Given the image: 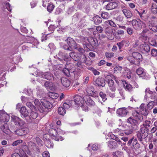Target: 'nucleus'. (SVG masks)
Instances as JSON below:
<instances>
[{"mask_svg": "<svg viewBox=\"0 0 157 157\" xmlns=\"http://www.w3.org/2000/svg\"><path fill=\"white\" fill-rule=\"evenodd\" d=\"M30 118H32L33 119H36L38 116V113L34 111H32L31 112L30 114Z\"/></svg>", "mask_w": 157, "mask_h": 157, "instance_id": "3c124183", "label": "nucleus"}, {"mask_svg": "<svg viewBox=\"0 0 157 157\" xmlns=\"http://www.w3.org/2000/svg\"><path fill=\"white\" fill-rule=\"evenodd\" d=\"M105 23L107 25H109L110 26L113 27H115L116 26V24L114 23V22L112 20H109L105 22Z\"/></svg>", "mask_w": 157, "mask_h": 157, "instance_id": "864d4df0", "label": "nucleus"}, {"mask_svg": "<svg viewBox=\"0 0 157 157\" xmlns=\"http://www.w3.org/2000/svg\"><path fill=\"white\" fill-rule=\"evenodd\" d=\"M61 82L62 85L65 87H69L71 84L70 81L65 77H63L61 78Z\"/></svg>", "mask_w": 157, "mask_h": 157, "instance_id": "4be33fe9", "label": "nucleus"}, {"mask_svg": "<svg viewBox=\"0 0 157 157\" xmlns=\"http://www.w3.org/2000/svg\"><path fill=\"white\" fill-rule=\"evenodd\" d=\"M49 135L52 138L56 141H59V135L57 133V130L56 129L51 128L49 131Z\"/></svg>", "mask_w": 157, "mask_h": 157, "instance_id": "4468645a", "label": "nucleus"}, {"mask_svg": "<svg viewBox=\"0 0 157 157\" xmlns=\"http://www.w3.org/2000/svg\"><path fill=\"white\" fill-rule=\"evenodd\" d=\"M55 6L52 3H48L47 7V10L49 12H51L53 10Z\"/></svg>", "mask_w": 157, "mask_h": 157, "instance_id": "de8ad7c7", "label": "nucleus"}, {"mask_svg": "<svg viewBox=\"0 0 157 157\" xmlns=\"http://www.w3.org/2000/svg\"><path fill=\"white\" fill-rule=\"evenodd\" d=\"M28 131V129L27 128H23L17 129L15 131H14V132L17 135L22 136L26 134Z\"/></svg>", "mask_w": 157, "mask_h": 157, "instance_id": "dca6fc26", "label": "nucleus"}, {"mask_svg": "<svg viewBox=\"0 0 157 157\" xmlns=\"http://www.w3.org/2000/svg\"><path fill=\"white\" fill-rule=\"evenodd\" d=\"M115 138L113 139L115 140L117 142V143L119 145H122V142L121 141L119 138L117 136H115Z\"/></svg>", "mask_w": 157, "mask_h": 157, "instance_id": "774afa93", "label": "nucleus"}, {"mask_svg": "<svg viewBox=\"0 0 157 157\" xmlns=\"http://www.w3.org/2000/svg\"><path fill=\"white\" fill-rule=\"evenodd\" d=\"M149 128L140 126V131L137 132L136 137L140 141L142 142L143 139L146 138L148 135Z\"/></svg>", "mask_w": 157, "mask_h": 157, "instance_id": "7ed1b4c3", "label": "nucleus"}, {"mask_svg": "<svg viewBox=\"0 0 157 157\" xmlns=\"http://www.w3.org/2000/svg\"><path fill=\"white\" fill-rule=\"evenodd\" d=\"M132 24L133 28L138 30H140L142 28V25L145 26L146 24L144 22L141 21L139 20H133L132 21Z\"/></svg>", "mask_w": 157, "mask_h": 157, "instance_id": "423d86ee", "label": "nucleus"}, {"mask_svg": "<svg viewBox=\"0 0 157 157\" xmlns=\"http://www.w3.org/2000/svg\"><path fill=\"white\" fill-rule=\"evenodd\" d=\"M48 96L49 97L51 98L52 99H56L59 96V94L56 93L50 92L48 94Z\"/></svg>", "mask_w": 157, "mask_h": 157, "instance_id": "58836bf2", "label": "nucleus"}, {"mask_svg": "<svg viewBox=\"0 0 157 157\" xmlns=\"http://www.w3.org/2000/svg\"><path fill=\"white\" fill-rule=\"evenodd\" d=\"M125 30H127V32L128 34L132 35V34L133 30L132 28L128 27L126 28Z\"/></svg>", "mask_w": 157, "mask_h": 157, "instance_id": "0e129e2a", "label": "nucleus"}, {"mask_svg": "<svg viewBox=\"0 0 157 157\" xmlns=\"http://www.w3.org/2000/svg\"><path fill=\"white\" fill-rule=\"evenodd\" d=\"M10 116L4 111L0 110V123L4 124H6L10 119Z\"/></svg>", "mask_w": 157, "mask_h": 157, "instance_id": "0eeeda50", "label": "nucleus"}, {"mask_svg": "<svg viewBox=\"0 0 157 157\" xmlns=\"http://www.w3.org/2000/svg\"><path fill=\"white\" fill-rule=\"evenodd\" d=\"M122 69V67L119 66H117L114 68V72H116L117 71L120 72L121 71Z\"/></svg>", "mask_w": 157, "mask_h": 157, "instance_id": "bf43d9fd", "label": "nucleus"}, {"mask_svg": "<svg viewBox=\"0 0 157 157\" xmlns=\"http://www.w3.org/2000/svg\"><path fill=\"white\" fill-rule=\"evenodd\" d=\"M36 140L39 145L41 146L42 145V141L39 137H36Z\"/></svg>", "mask_w": 157, "mask_h": 157, "instance_id": "338daca9", "label": "nucleus"}, {"mask_svg": "<svg viewBox=\"0 0 157 157\" xmlns=\"http://www.w3.org/2000/svg\"><path fill=\"white\" fill-rule=\"evenodd\" d=\"M86 92L89 96H91L96 98L98 97L97 92L95 91L94 87L91 86H88L86 88Z\"/></svg>", "mask_w": 157, "mask_h": 157, "instance_id": "9d476101", "label": "nucleus"}, {"mask_svg": "<svg viewBox=\"0 0 157 157\" xmlns=\"http://www.w3.org/2000/svg\"><path fill=\"white\" fill-rule=\"evenodd\" d=\"M74 65L73 64L71 63L67 62L66 63L65 65V67L67 68L69 70H71V69L74 70V71H75Z\"/></svg>", "mask_w": 157, "mask_h": 157, "instance_id": "c03bdc74", "label": "nucleus"}, {"mask_svg": "<svg viewBox=\"0 0 157 157\" xmlns=\"http://www.w3.org/2000/svg\"><path fill=\"white\" fill-rule=\"evenodd\" d=\"M101 16L102 18L104 19H108L110 17L109 14L106 12H101Z\"/></svg>", "mask_w": 157, "mask_h": 157, "instance_id": "4c0bfd02", "label": "nucleus"}, {"mask_svg": "<svg viewBox=\"0 0 157 157\" xmlns=\"http://www.w3.org/2000/svg\"><path fill=\"white\" fill-rule=\"evenodd\" d=\"M20 111L22 117L25 118V119L28 122H31V119L29 115V112L25 106H22L21 108Z\"/></svg>", "mask_w": 157, "mask_h": 157, "instance_id": "39448f33", "label": "nucleus"}, {"mask_svg": "<svg viewBox=\"0 0 157 157\" xmlns=\"http://www.w3.org/2000/svg\"><path fill=\"white\" fill-rule=\"evenodd\" d=\"M132 127L131 126L129 128V129L125 130H124V133L125 134L127 135L131 134L133 132V130L132 129Z\"/></svg>", "mask_w": 157, "mask_h": 157, "instance_id": "603ef678", "label": "nucleus"}, {"mask_svg": "<svg viewBox=\"0 0 157 157\" xmlns=\"http://www.w3.org/2000/svg\"><path fill=\"white\" fill-rule=\"evenodd\" d=\"M112 155L113 157H121L123 155V153L121 151H117L113 152Z\"/></svg>", "mask_w": 157, "mask_h": 157, "instance_id": "37998d69", "label": "nucleus"}, {"mask_svg": "<svg viewBox=\"0 0 157 157\" xmlns=\"http://www.w3.org/2000/svg\"><path fill=\"white\" fill-rule=\"evenodd\" d=\"M118 6V3L115 1L109 3L105 6V9L109 10L117 9Z\"/></svg>", "mask_w": 157, "mask_h": 157, "instance_id": "f8f14e48", "label": "nucleus"}, {"mask_svg": "<svg viewBox=\"0 0 157 157\" xmlns=\"http://www.w3.org/2000/svg\"><path fill=\"white\" fill-rule=\"evenodd\" d=\"M69 56L70 57V59L71 58L76 61L80 60L82 59H83L84 61L86 60V57L85 55L80 54V53L75 52H71L69 53Z\"/></svg>", "mask_w": 157, "mask_h": 157, "instance_id": "20e7f679", "label": "nucleus"}, {"mask_svg": "<svg viewBox=\"0 0 157 157\" xmlns=\"http://www.w3.org/2000/svg\"><path fill=\"white\" fill-rule=\"evenodd\" d=\"M113 76L112 75H107L105 77V80L107 82H108L109 81L113 80Z\"/></svg>", "mask_w": 157, "mask_h": 157, "instance_id": "680f3d73", "label": "nucleus"}, {"mask_svg": "<svg viewBox=\"0 0 157 157\" xmlns=\"http://www.w3.org/2000/svg\"><path fill=\"white\" fill-rule=\"evenodd\" d=\"M151 55L152 56H157V49L155 48H153L151 50Z\"/></svg>", "mask_w": 157, "mask_h": 157, "instance_id": "052dcab7", "label": "nucleus"}, {"mask_svg": "<svg viewBox=\"0 0 157 157\" xmlns=\"http://www.w3.org/2000/svg\"><path fill=\"white\" fill-rule=\"evenodd\" d=\"M121 8L123 13L127 18H130L132 16L133 14L132 12L129 10L123 9L122 6L121 7Z\"/></svg>", "mask_w": 157, "mask_h": 157, "instance_id": "b1692460", "label": "nucleus"}, {"mask_svg": "<svg viewBox=\"0 0 157 157\" xmlns=\"http://www.w3.org/2000/svg\"><path fill=\"white\" fill-rule=\"evenodd\" d=\"M141 42L138 40H136L132 44L133 47L134 48L139 47L140 48V45H141Z\"/></svg>", "mask_w": 157, "mask_h": 157, "instance_id": "49530a36", "label": "nucleus"}, {"mask_svg": "<svg viewBox=\"0 0 157 157\" xmlns=\"http://www.w3.org/2000/svg\"><path fill=\"white\" fill-rule=\"evenodd\" d=\"M151 125V121L147 120H146L144 122L143 124L141 125V126L144 127L146 128H147L150 129V127Z\"/></svg>", "mask_w": 157, "mask_h": 157, "instance_id": "79ce46f5", "label": "nucleus"}, {"mask_svg": "<svg viewBox=\"0 0 157 157\" xmlns=\"http://www.w3.org/2000/svg\"><path fill=\"white\" fill-rule=\"evenodd\" d=\"M88 40L90 44L93 47H96L98 45V40L95 38L90 37L88 38Z\"/></svg>", "mask_w": 157, "mask_h": 157, "instance_id": "5701e85b", "label": "nucleus"}, {"mask_svg": "<svg viewBox=\"0 0 157 157\" xmlns=\"http://www.w3.org/2000/svg\"><path fill=\"white\" fill-rule=\"evenodd\" d=\"M114 53L113 52H106L105 53V55L107 58L110 59L114 56Z\"/></svg>", "mask_w": 157, "mask_h": 157, "instance_id": "5fc2aeb1", "label": "nucleus"}, {"mask_svg": "<svg viewBox=\"0 0 157 157\" xmlns=\"http://www.w3.org/2000/svg\"><path fill=\"white\" fill-rule=\"evenodd\" d=\"M151 12L154 14H157V6L155 3H153L151 6Z\"/></svg>", "mask_w": 157, "mask_h": 157, "instance_id": "a18cd8bd", "label": "nucleus"}, {"mask_svg": "<svg viewBox=\"0 0 157 157\" xmlns=\"http://www.w3.org/2000/svg\"><path fill=\"white\" fill-rule=\"evenodd\" d=\"M108 146L110 148H116L117 147V144L115 141H110L107 142Z\"/></svg>", "mask_w": 157, "mask_h": 157, "instance_id": "c756f323", "label": "nucleus"}, {"mask_svg": "<svg viewBox=\"0 0 157 157\" xmlns=\"http://www.w3.org/2000/svg\"><path fill=\"white\" fill-rule=\"evenodd\" d=\"M132 55L134 59L140 61L142 60V56L141 54L138 52H133L132 53Z\"/></svg>", "mask_w": 157, "mask_h": 157, "instance_id": "bb28decb", "label": "nucleus"}, {"mask_svg": "<svg viewBox=\"0 0 157 157\" xmlns=\"http://www.w3.org/2000/svg\"><path fill=\"white\" fill-rule=\"evenodd\" d=\"M74 103L75 104L77 105L78 106L80 105H82V104L84 103V98H83L78 95H77L74 96Z\"/></svg>", "mask_w": 157, "mask_h": 157, "instance_id": "ddd939ff", "label": "nucleus"}, {"mask_svg": "<svg viewBox=\"0 0 157 157\" xmlns=\"http://www.w3.org/2000/svg\"><path fill=\"white\" fill-rule=\"evenodd\" d=\"M136 72L140 77L144 78L145 75L146 73L143 71V69L142 68H138Z\"/></svg>", "mask_w": 157, "mask_h": 157, "instance_id": "c85d7f7f", "label": "nucleus"}, {"mask_svg": "<svg viewBox=\"0 0 157 157\" xmlns=\"http://www.w3.org/2000/svg\"><path fill=\"white\" fill-rule=\"evenodd\" d=\"M58 112L60 115L63 116L66 113L65 109L63 107H60L58 108Z\"/></svg>", "mask_w": 157, "mask_h": 157, "instance_id": "ea45409f", "label": "nucleus"}, {"mask_svg": "<svg viewBox=\"0 0 157 157\" xmlns=\"http://www.w3.org/2000/svg\"><path fill=\"white\" fill-rule=\"evenodd\" d=\"M1 130L6 134H9L10 132V130L6 126V125L4 124L1 126Z\"/></svg>", "mask_w": 157, "mask_h": 157, "instance_id": "7c9ffc66", "label": "nucleus"}, {"mask_svg": "<svg viewBox=\"0 0 157 157\" xmlns=\"http://www.w3.org/2000/svg\"><path fill=\"white\" fill-rule=\"evenodd\" d=\"M84 100L86 105L89 106H94L95 105V102L88 95L85 96Z\"/></svg>", "mask_w": 157, "mask_h": 157, "instance_id": "6ab92c4d", "label": "nucleus"}, {"mask_svg": "<svg viewBox=\"0 0 157 157\" xmlns=\"http://www.w3.org/2000/svg\"><path fill=\"white\" fill-rule=\"evenodd\" d=\"M140 111L141 114L144 116H147L149 113L148 110L146 107H142L140 109Z\"/></svg>", "mask_w": 157, "mask_h": 157, "instance_id": "f704fd0d", "label": "nucleus"}, {"mask_svg": "<svg viewBox=\"0 0 157 157\" xmlns=\"http://www.w3.org/2000/svg\"><path fill=\"white\" fill-rule=\"evenodd\" d=\"M34 103L35 105L37 107L38 109L39 110V107H41L42 105L41 101L40 102L39 99L36 98L34 101Z\"/></svg>", "mask_w": 157, "mask_h": 157, "instance_id": "8fccbe9b", "label": "nucleus"}, {"mask_svg": "<svg viewBox=\"0 0 157 157\" xmlns=\"http://www.w3.org/2000/svg\"><path fill=\"white\" fill-rule=\"evenodd\" d=\"M67 44H65L63 46V48L66 50L72 51L73 50L77 49V44L75 40L70 37H68L66 39Z\"/></svg>", "mask_w": 157, "mask_h": 157, "instance_id": "f03ea898", "label": "nucleus"}, {"mask_svg": "<svg viewBox=\"0 0 157 157\" xmlns=\"http://www.w3.org/2000/svg\"><path fill=\"white\" fill-rule=\"evenodd\" d=\"M22 140H17L13 143L12 145L13 146H14L18 145L19 144L22 143Z\"/></svg>", "mask_w": 157, "mask_h": 157, "instance_id": "69168bd1", "label": "nucleus"}, {"mask_svg": "<svg viewBox=\"0 0 157 157\" xmlns=\"http://www.w3.org/2000/svg\"><path fill=\"white\" fill-rule=\"evenodd\" d=\"M127 60L129 61L130 63H132L134 64H136L135 63V61L134 58L132 57L131 56H129L127 57Z\"/></svg>", "mask_w": 157, "mask_h": 157, "instance_id": "13d9d810", "label": "nucleus"}, {"mask_svg": "<svg viewBox=\"0 0 157 157\" xmlns=\"http://www.w3.org/2000/svg\"><path fill=\"white\" fill-rule=\"evenodd\" d=\"M11 118L15 125L19 126H21L24 124L25 122L18 117L16 116H12Z\"/></svg>", "mask_w": 157, "mask_h": 157, "instance_id": "2eb2a0df", "label": "nucleus"}, {"mask_svg": "<svg viewBox=\"0 0 157 157\" xmlns=\"http://www.w3.org/2000/svg\"><path fill=\"white\" fill-rule=\"evenodd\" d=\"M42 104L41 107H39V111L41 113L44 114H46L49 111V109L52 108V104L45 99L41 100Z\"/></svg>", "mask_w": 157, "mask_h": 157, "instance_id": "f257e3e1", "label": "nucleus"}, {"mask_svg": "<svg viewBox=\"0 0 157 157\" xmlns=\"http://www.w3.org/2000/svg\"><path fill=\"white\" fill-rule=\"evenodd\" d=\"M99 95L102 98L103 101H105L107 100V98L106 97V94L103 92L101 91L99 93Z\"/></svg>", "mask_w": 157, "mask_h": 157, "instance_id": "6e6d98bb", "label": "nucleus"}, {"mask_svg": "<svg viewBox=\"0 0 157 157\" xmlns=\"http://www.w3.org/2000/svg\"><path fill=\"white\" fill-rule=\"evenodd\" d=\"M45 145L48 147L49 148L53 146L52 144L49 140H47L45 141Z\"/></svg>", "mask_w": 157, "mask_h": 157, "instance_id": "e2e57ef3", "label": "nucleus"}, {"mask_svg": "<svg viewBox=\"0 0 157 157\" xmlns=\"http://www.w3.org/2000/svg\"><path fill=\"white\" fill-rule=\"evenodd\" d=\"M44 86L48 90L51 89L53 86V83L49 81H46L44 84Z\"/></svg>", "mask_w": 157, "mask_h": 157, "instance_id": "a19ab883", "label": "nucleus"}, {"mask_svg": "<svg viewBox=\"0 0 157 157\" xmlns=\"http://www.w3.org/2000/svg\"><path fill=\"white\" fill-rule=\"evenodd\" d=\"M94 84L98 86L104 87L105 85V83L103 78L101 77H99L94 81Z\"/></svg>", "mask_w": 157, "mask_h": 157, "instance_id": "a211bd4d", "label": "nucleus"}, {"mask_svg": "<svg viewBox=\"0 0 157 157\" xmlns=\"http://www.w3.org/2000/svg\"><path fill=\"white\" fill-rule=\"evenodd\" d=\"M93 19L94 23L96 25L100 24L102 21V19L98 15H96L94 17Z\"/></svg>", "mask_w": 157, "mask_h": 157, "instance_id": "a878e982", "label": "nucleus"}, {"mask_svg": "<svg viewBox=\"0 0 157 157\" xmlns=\"http://www.w3.org/2000/svg\"><path fill=\"white\" fill-rule=\"evenodd\" d=\"M63 72L66 76H69L70 75V73L74 72V70L72 69L69 70L68 68L65 67L63 68Z\"/></svg>", "mask_w": 157, "mask_h": 157, "instance_id": "2f4dec72", "label": "nucleus"}, {"mask_svg": "<svg viewBox=\"0 0 157 157\" xmlns=\"http://www.w3.org/2000/svg\"><path fill=\"white\" fill-rule=\"evenodd\" d=\"M58 55L60 57H57V59L61 63H64V61L67 62L70 59V57L68 55L67 53H63L61 51L59 52Z\"/></svg>", "mask_w": 157, "mask_h": 157, "instance_id": "6e6552de", "label": "nucleus"}, {"mask_svg": "<svg viewBox=\"0 0 157 157\" xmlns=\"http://www.w3.org/2000/svg\"><path fill=\"white\" fill-rule=\"evenodd\" d=\"M127 122L133 125H136L138 124L137 121L136 120L134 119V118L132 117H129L127 119Z\"/></svg>", "mask_w": 157, "mask_h": 157, "instance_id": "cd10ccee", "label": "nucleus"}, {"mask_svg": "<svg viewBox=\"0 0 157 157\" xmlns=\"http://www.w3.org/2000/svg\"><path fill=\"white\" fill-rule=\"evenodd\" d=\"M140 49L142 52L144 53H148L150 50L149 46L145 42L140 45Z\"/></svg>", "mask_w": 157, "mask_h": 157, "instance_id": "f3484780", "label": "nucleus"}, {"mask_svg": "<svg viewBox=\"0 0 157 157\" xmlns=\"http://www.w3.org/2000/svg\"><path fill=\"white\" fill-rule=\"evenodd\" d=\"M123 82H124L125 84H124V87L126 90L129 91H132V87L130 84H128L125 80L123 81Z\"/></svg>", "mask_w": 157, "mask_h": 157, "instance_id": "72a5a7b5", "label": "nucleus"}, {"mask_svg": "<svg viewBox=\"0 0 157 157\" xmlns=\"http://www.w3.org/2000/svg\"><path fill=\"white\" fill-rule=\"evenodd\" d=\"M108 84V86L110 88V89L112 91L114 92L116 90V88L114 85V82L113 80H111L107 82Z\"/></svg>", "mask_w": 157, "mask_h": 157, "instance_id": "473e14b6", "label": "nucleus"}, {"mask_svg": "<svg viewBox=\"0 0 157 157\" xmlns=\"http://www.w3.org/2000/svg\"><path fill=\"white\" fill-rule=\"evenodd\" d=\"M155 21H157V18L155 17H153L148 24L149 29L154 32H157V25L154 23Z\"/></svg>", "mask_w": 157, "mask_h": 157, "instance_id": "1a4fd4ad", "label": "nucleus"}, {"mask_svg": "<svg viewBox=\"0 0 157 157\" xmlns=\"http://www.w3.org/2000/svg\"><path fill=\"white\" fill-rule=\"evenodd\" d=\"M132 116L135 118L140 121H142L143 119V117L141 113L136 111H134L132 113Z\"/></svg>", "mask_w": 157, "mask_h": 157, "instance_id": "412c9836", "label": "nucleus"}, {"mask_svg": "<svg viewBox=\"0 0 157 157\" xmlns=\"http://www.w3.org/2000/svg\"><path fill=\"white\" fill-rule=\"evenodd\" d=\"M134 146H135V147H136V148L137 149H139L140 148V145L137 141L136 139H135L133 140L132 142V148H135V147H134Z\"/></svg>", "mask_w": 157, "mask_h": 157, "instance_id": "c9c22d12", "label": "nucleus"}, {"mask_svg": "<svg viewBox=\"0 0 157 157\" xmlns=\"http://www.w3.org/2000/svg\"><path fill=\"white\" fill-rule=\"evenodd\" d=\"M154 103V101H151L149 102L147 105V109H151L153 107Z\"/></svg>", "mask_w": 157, "mask_h": 157, "instance_id": "4d7b16f0", "label": "nucleus"}, {"mask_svg": "<svg viewBox=\"0 0 157 157\" xmlns=\"http://www.w3.org/2000/svg\"><path fill=\"white\" fill-rule=\"evenodd\" d=\"M74 101L71 100L70 101H67L66 102H64L63 105V107L64 109H67L69 108L70 107L73 105L74 104Z\"/></svg>", "mask_w": 157, "mask_h": 157, "instance_id": "393cba45", "label": "nucleus"}, {"mask_svg": "<svg viewBox=\"0 0 157 157\" xmlns=\"http://www.w3.org/2000/svg\"><path fill=\"white\" fill-rule=\"evenodd\" d=\"M81 17V14L78 13H77L73 16L72 20L75 22L77 21L80 19Z\"/></svg>", "mask_w": 157, "mask_h": 157, "instance_id": "e433bc0d", "label": "nucleus"}, {"mask_svg": "<svg viewBox=\"0 0 157 157\" xmlns=\"http://www.w3.org/2000/svg\"><path fill=\"white\" fill-rule=\"evenodd\" d=\"M40 77L48 80L53 81L54 79V77L53 75L49 72H46L40 75Z\"/></svg>", "mask_w": 157, "mask_h": 157, "instance_id": "9b49d317", "label": "nucleus"}, {"mask_svg": "<svg viewBox=\"0 0 157 157\" xmlns=\"http://www.w3.org/2000/svg\"><path fill=\"white\" fill-rule=\"evenodd\" d=\"M125 43L126 41L124 40H123L120 42H118L117 43V45L118 46L119 50L121 52L122 51V50H121V49L124 46V44Z\"/></svg>", "mask_w": 157, "mask_h": 157, "instance_id": "09e8293b", "label": "nucleus"}, {"mask_svg": "<svg viewBox=\"0 0 157 157\" xmlns=\"http://www.w3.org/2000/svg\"><path fill=\"white\" fill-rule=\"evenodd\" d=\"M128 112L126 109L124 108H121L118 109L117 111V113L118 116L121 117H124L127 114Z\"/></svg>", "mask_w": 157, "mask_h": 157, "instance_id": "aec40b11", "label": "nucleus"}]
</instances>
